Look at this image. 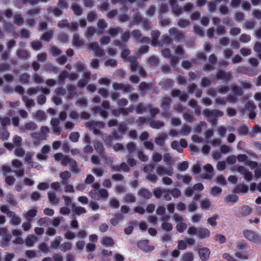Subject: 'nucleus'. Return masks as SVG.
Segmentation results:
<instances>
[{"instance_id": "nucleus-3", "label": "nucleus", "mask_w": 261, "mask_h": 261, "mask_svg": "<svg viewBox=\"0 0 261 261\" xmlns=\"http://www.w3.org/2000/svg\"><path fill=\"white\" fill-rule=\"evenodd\" d=\"M244 237L247 239L248 240L253 241L255 243H258L259 241V237L254 232L250 231V230H246L244 232Z\"/></svg>"}, {"instance_id": "nucleus-25", "label": "nucleus", "mask_w": 261, "mask_h": 261, "mask_svg": "<svg viewBox=\"0 0 261 261\" xmlns=\"http://www.w3.org/2000/svg\"><path fill=\"white\" fill-rule=\"evenodd\" d=\"M48 195L49 200L50 202L53 203L57 202V200L56 199V195L54 192H49Z\"/></svg>"}, {"instance_id": "nucleus-40", "label": "nucleus", "mask_w": 261, "mask_h": 261, "mask_svg": "<svg viewBox=\"0 0 261 261\" xmlns=\"http://www.w3.org/2000/svg\"><path fill=\"white\" fill-rule=\"evenodd\" d=\"M48 187V184L46 183H45V182L40 183V184H39L38 185V188L41 190H45V189H47Z\"/></svg>"}, {"instance_id": "nucleus-24", "label": "nucleus", "mask_w": 261, "mask_h": 261, "mask_svg": "<svg viewBox=\"0 0 261 261\" xmlns=\"http://www.w3.org/2000/svg\"><path fill=\"white\" fill-rule=\"evenodd\" d=\"M162 227L164 230L166 231H170L172 229V225L171 223L164 222L162 223Z\"/></svg>"}, {"instance_id": "nucleus-37", "label": "nucleus", "mask_w": 261, "mask_h": 261, "mask_svg": "<svg viewBox=\"0 0 261 261\" xmlns=\"http://www.w3.org/2000/svg\"><path fill=\"white\" fill-rule=\"evenodd\" d=\"M95 245L93 243H89L86 246V250L87 251H93L95 249Z\"/></svg>"}, {"instance_id": "nucleus-29", "label": "nucleus", "mask_w": 261, "mask_h": 261, "mask_svg": "<svg viewBox=\"0 0 261 261\" xmlns=\"http://www.w3.org/2000/svg\"><path fill=\"white\" fill-rule=\"evenodd\" d=\"M79 138V135L77 133H72L70 135V139L73 142H76Z\"/></svg>"}, {"instance_id": "nucleus-7", "label": "nucleus", "mask_w": 261, "mask_h": 261, "mask_svg": "<svg viewBox=\"0 0 261 261\" xmlns=\"http://www.w3.org/2000/svg\"><path fill=\"white\" fill-rule=\"evenodd\" d=\"M156 172L159 175H162L165 174L171 175L173 174V171L171 168L165 169L163 167H158L156 169Z\"/></svg>"}, {"instance_id": "nucleus-48", "label": "nucleus", "mask_w": 261, "mask_h": 261, "mask_svg": "<svg viewBox=\"0 0 261 261\" xmlns=\"http://www.w3.org/2000/svg\"><path fill=\"white\" fill-rule=\"evenodd\" d=\"M61 241L60 237L56 238V239L52 242V246L53 247H57L59 245Z\"/></svg>"}, {"instance_id": "nucleus-60", "label": "nucleus", "mask_w": 261, "mask_h": 261, "mask_svg": "<svg viewBox=\"0 0 261 261\" xmlns=\"http://www.w3.org/2000/svg\"><path fill=\"white\" fill-rule=\"evenodd\" d=\"M221 152L223 153H227L230 151V148L228 146L224 145L221 147Z\"/></svg>"}, {"instance_id": "nucleus-42", "label": "nucleus", "mask_w": 261, "mask_h": 261, "mask_svg": "<svg viewBox=\"0 0 261 261\" xmlns=\"http://www.w3.org/2000/svg\"><path fill=\"white\" fill-rule=\"evenodd\" d=\"M12 165L14 167L19 169L21 167L22 164L17 160H14L12 161Z\"/></svg>"}, {"instance_id": "nucleus-53", "label": "nucleus", "mask_w": 261, "mask_h": 261, "mask_svg": "<svg viewBox=\"0 0 261 261\" xmlns=\"http://www.w3.org/2000/svg\"><path fill=\"white\" fill-rule=\"evenodd\" d=\"M224 258L226 259L227 261H236L234 258H232L229 254L224 253L223 255Z\"/></svg>"}, {"instance_id": "nucleus-15", "label": "nucleus", "mask_w": 261, "mask_h": 261, "mask_svg": "<svg viewBox=\"0 0 261 261\" xmlns=\"http://www.w3.org/2000/svg\"><path fill=\"white\" fill-rule=\"evenodd\" d=\"M235 192L247 193L248 191V187L244 185H239L234 190Z\"/></svg>"}, {"instance_id": "nucleus-39", "label": "nucleus", "mask_w": 261, "mask_h": 261, "mask_svg": "<svg viewBox=\"0 0 261 261\" xmlns=\"http://www.w3.org/2000/svg\"><path fill=\"white\" fill-rule=\"evenodd\" d=\"M241 53L244 56H248L251 53V50L248 48H242L241 50Z\"/></svg>"}, {"instance_id": "nucleus-6", "label": "nucleus", "mask_w": 261, "mask_h": 261, "mask_svg": "<svg viewBox=\"0 0 261 261\" xmlns=\"http://www.w3.org/2000/svg\"><path fill=\"white\" fill-rule=\"evenodd\" d=\"M101 244L106 247H112L114 244V241L111 238L108 237H103L101 240Z\"/></svg>"}, {"instance_id": "nucleus-61", "label": "nucleus", "mask_w": 261, "mask_h": 261, "mask_svg": "<svg viewBox=\"0 0 261 261\" xmlns=\"http://www.w3.org/2000/svg\"><path fill=\"white\" fill-rule=\"evenodd\" d=\"M171 194L173 196H174L175 197H177L179 196H180V191L178 189H174L171 192Z\"/></svg>"}, {"instance_id": "nucleus-57", "label": "nucleus", "mask_w": 261, "mask_h": 261, "mask_svg": "<svg viewBox=\"0 0 261 261\" xmlns=\"http://www.w3.org/2000/svg\"><path fill=\"white\" fill-rule=\"evenodd\" d=\"M44 213L45 215H48V216H52L54 212V211L51 209L46 208L44 210Z\"/></svg>"}, {"instance_id": "nucleus-18", "label": "nucleus", "mask_w": 261, "mask_h": 261, "mask_svg": "<svg viewBox=\"0 0 261 261\" xmlns=\"http://www.w3.org/2000/svg\"><path fill=\"white\" fill-rule=\"evenodd\" d=\"M211 206L210 201L206 199L202 200L201 202V207L203 209L208 210Z\"/></svg>"}, {"instance_id": "nucleus-41", "label": "nucleus", "mask_w": 261, "mask_h": 261, "mask_svg": "<svg viewBox=\"0 0 261 261\" xmlns=\"http://www.w3.org/2000/svg\"><path fill=\"white\" fill-rule=\"evenodd\" d=\"M50 53L53 56H57L60 54V50L58 49V48L53 47L50 49Z\"/></svg>"}, {"instance_id": "nucleus-52", "label": "nucleus", "mask_w": 261, "mask_h": 261, "mask_svg": "<svg viewBox=\"0 0 261 261\" xmlns=\"http://www.w3.org/2000/svg\"><path fill=\"white\" fill-rule=\"evenodd\" d=\"M76 246L78 249L82 250L85 246V243L84 241H80L76 243Z\"/></svg>"}, {"instance_id": "nucleus-30", "label": "nucleus", "mask_w": 261, "mask_h": 261, "mask_svg": "<svg viewBox=\"0 0 261 261\" xmlns=\"http://www.w3.org/2000/svg\"><path fill=\"white\" fill-rule=\"evenodd\" d=\"M91 46L93 50H94L96 54H97L98 55H101V51L99 49L98 46L96 43L91 44Z\"/></svg>"}, {"instance_id": "nucleus-49", "label": "nucleus", "mask_w": 261, "mask_h": 261, "mask_svg": "<svg viewBox=\"0 0 261 261\" xmlns=\"http://www.w3.org/2000/svg\"><path fill=\"white\" fill-rule=\"evenodd\" d=\"M25 254L30 258H33L36 256V253L33 251H27Z\"/></svg>"}, {"instance_id": "nucleus-58", "label": "nucleus", "mask_w": 261, "mask_h": 261, "mask_svg": "<svg viewBox=\"0 0 261 261\" xmlns=\"http://www.w3.org/2000/svg\"><path fill=\"white\" fill-rule=\"evenodd\" d=\"M182 178L183 182L185 184H189L191 180V177L189 175H185L184 176H181Z\"/></svg>"}, {"instance_id": "nucleus-35", "label": "nucleus", "mask_w": 261, "mask_h": 261, "mask_svg": "<svg viewBox=\"0 0 261 261\" xmlns=\"http://www.w3.org/2000/svg\"><path fill=\"white\" fill-rule=\"evenodd\" d=\"M221 192V189L219 187H215L211 189V193L212 194H219Z\"/></svg>"}, {"instance_id": "nucleus-2", "label": "nucleus", "mask_w": 261, "mask_h": 261, "mask_svg": "<svg viewBox=\"0 0 261 261\" xmlns=\"http://www.w3.org/2000/svg\"><path fill=\"white\" fill-rule=\"evenodd\" d=\"M173 219L176 224V230L180 233L183 232L187 228V225L185 223L183 218L181 216L176 214L173 217Z\"/></svg>"}, {"instance_id": "nucleus-8", "label": "nucleus", "mask_w": 261, "mask_h": 261, "mask_svg": "<svg viewBox=\"0 0 261 261\" xmlns=\"http://www.w3.org/2000/svg\"><path fill=\"white\" fill-rule=\"evenodd\" d=\"M238 171L239 172H240L244 175V178L246 180L250 181L252 179V174L250 172L246 170L244 168L239 167L238 169Z\"/></svg>"}, {"instance_id": "nucleus-50", "label": "nucleus", "mask_w": 261, "mask_h": 261, "mask_svg": "<svg viewBox=\"0 0 261 261\" xmlns=\"http://www.w3.org/2000/svg\"><path fill=\"white\" fill-rule=\"evenodd\" d=\"M110 204L113 207H118L119 203L117 200L115 199H111L110 200Z\"/></svg>"}, {"instance_id": "nucleus-56", "label": "nucleus", "mask_w": 261, "mask_h": 261, "mask_svg": "<svg viewBox=\"0 0 261 261\" xmlns=\"http://www.w3.org/2000/svg\"><path fill=\"white\" fill-rule=\"evenodd\" d=\"M240 40L242 42H248L250 40V36L247 35H242L241 36Z\"/></svg>"}, {"instance_id": "nucleus-21", "label": "nucleus", "mask_w": 261, "mask_h": 261, "mask_svg": "<svg viewBox=\"0 0 261 261\" xmlns=\"http://www.w3.org/2000/svg\"><path fill=\"white\" fill-rule=\"evenodd\" d=\"M182 259L184 261H192L193 259V255L190 252L186 253L183 255Z\"/></svg>"}, {"instance_id": "nucleus-34", "label": "nucleus", "mask_w": 261, "mask_h": 261, "mask_svg": "<svg viewBox=\"0 0 261 261\" xmlns=\"http://www.w3.org/2000/svg\"><path fill=\"white\" fill-rule=\"evenodd\" d=\"M217 167L220 171L223 170L225 168V163L224 162H219Z\"/></svg>"}, {"instance_id": "nucleus-10", "label": "nucleus", "mask_w": 261, "mask_h": 261, "mask_svg": "<svg viewBox=\"0 0 261 261\" xmlns=\"http://www.w3.org/2000/svg\"><path fill=\"white\" fill-rule=\"evenodd\" d=\"M49 147L48 146H44L42 149V152L38 154L37 157L39 160H45L46 158V154L49 153Z\"/></svg>"}, {"instance_id": "nucleus-11", "label": "nucleus", "mask_w": 261, "mask_h": 261, "mask_svg": "<svg viewBox=\"0 0 261 261\" xmlns=\"http://www.w3.org/2000/svg\"><path fill=\"white\" fill-rule=\"evenodd\" d=\"M154 195L156 197H160V196H164L166 200H169L170 199V197H169V198H168L167 197V192L164 190H161V189H156L155 191H154Z\"/></svg>"}, {"instance_id": "nucleus-13", "label": "nucleus", "mask_w": 261, "mask_h": 261, "mask_svg": "<svg viewBox=\"0 0 261 261\" xmlns=\"http://www.w3.org/2000/svg\"><path fill=\"white\" fill-rule=\"evenodd\" d=\"M37 241V238L35 236L31 235L28 237L25 241V244L28 246H32Z\"/></svg>"}, {"instance_id": "nucleus-17", "label": "nucleus", "mask_w": 261, "mask_h": 261, "mask_svg": "<svg viewBox=\"0 0 261 261\" xmlns=\"http://www.w3.org/2000/svg\"><path fill=\"white\" fill-rule=\"evenodd\" d=\"M60 177L63 180V182H65L70 177V173L68 171H65L61 173Z\"/></svg>"}, {"instance_id": "nucleus-59", "label": "nucleus", "mask_w": 261, "mask_h": 261, "mask_svg": "<svg viewBox=\"0 0 261 261\" xmlns=\"http://www.w3.org/2000/svg\"><path fill=\"white\" fill-rule=\"evenodd\" d=\"M108 228V226L107 224H102L99 226V230L102 232H106Z\"/></svg>"}, {"instance_id": "nucleus-33", "label": "nucleus", "mask_w": 261, "mask_h": 261, "mask_svg": "<svg viewBox=\"0 0 261 261\" xmlns=\"http://www.w3.org/2000/svg\"><path fill=\"white\" fill-rule=\"evenodd\" d=\"M201 218L200 215H195L192 217V221L193 223H197L200 221Z\"/></svg>"}, {"instance_id": "nucleus-51", "label": "nucleus", "mask_w": 261, "mask_h": 261, "mask_svg": "<svg viewBox=\"0 0 261 261\" xmlns=\"http://www.w3.org/2000/svg\"><path fill=\"white\" fill-rule=\"evenodd\" d=\"M242 213L244 215H248L250 212V208L248 206H244L242 207Z\"/></svg>"}, {"instance_id": "nucleus-14", "label": "nucleus", "mask_w": 261, "mask_h": 261, "mask_svg": "<svg viewBox=\"0 0 261 261\" xmlns=\"http://www.w3.org/2000/svg\"><path fill=\"white\" fill-rule=\"evenodd\" d=\"M37 210L35 209H32L28 212L26 214V218L31 221L37 214Z\"/></svg>"}, {"instance_id": "nucleus-55", "label": "nucleus", "mask_w": 261, "mask_h": 261, "mask_svg": "<svg viewBox=\"0 0 261 261\" xmlns=\"http://www.w3.org/2000/svg\"><path fill=\"white\" fill-rule=\"evenodd\" d=\"M79 201L83 204H87L88 202V199L86 197L81 196L78 198Z\"/></svg>"}, {"instance_id": "nucleus-44", "label": "nucleus", "mask_w": 261, "mask_h": 261, "mask_svg": "<svg viewBox=\"0 0 261 261\" xmlns=\"http://www.w3.org/2000/svg\"><path fill=\"white\" fill-rule=\"evenodd\" d=\"M25 127L27 129H35L36 127V125L34 123L30 122L27 123L25 125Z\"/></svg>"}, {"instance_id": "nucleus-47", "label": "nucleus", "mask_w": 261, "mask_h": 261, "mask_svg": "<svg viewBox=\"0 0 261 261\" xmlns=\"http://www.w3.org/2000/svg\"><path fill=\"white\" fill-rule=\"evenodd\" d=\"M124 258L121 254H116L114 256V261H124Z\"/></svg>"}, {"instance_id": "nucleus-27", "label": "nucleus", "mask_w": 261, "mask_h": 261, "mask_svg": "<svg viewBox=\"0 0 261 261\" xmlns=\"http://www.w3.org/2000/svg\"><path fill=\"white\" fill-rule=\"evenodd\" d=\"M171 146L173 148L176 149L179 152H181L182 150L178 143L176 141L173 142Z\"/></svg>"}, {"instance_id": "nucleus-22", "label": "nucleus", "mask_w": 261, "mask_h": 261, "mask_svg": "<svg viewBox=\"0 0 261 261\" xmlns=\"http://www.w3.org/2000/svg\"><path fill=\"white\" fill-rule=\"evenodd\" d=\"M74 212L77 215H81L85 213L86 211L84 207L81 206H76L74 207Z\"/></svg>"}, {"instance_id": "nucleus-28", "label": "nucleus", "mask_w": 261, "mask_h": 261, "mask_svg": "<svg viewBox=\"0 0 261 261\" xmlns=\"http://www.w3.org/2000/svg\"><path fill=\"white\" fill-rule=\"evenodd\" d=\"M226 199L228 201L235 202L238 200V197L236 195H229L227 196Z\"/></svg>"}, {"instance_id": "nucleus-19", "label": "nucleus", "mask_w": 261, "mask_h": 261, "mask_svg": "<svg viewBox=\"0 0 261 261\" xmlns=\"http://www.w3.org/2000/svg\"><path fill=\"white\" fill-rule=\"evenodd\" d=\"M214 239L216 241L221 244L224 243L226 241L225 236L220 234L216 235Z\"/></svg>"}, {"instance_id": "nucleus-5", "label": "nucleus", "mask_w": 261, "mask_h": 261, "mask_svg": "<svg viewBox=\"0 0 261 261\" xmlns=\"http://www.w3.org/2000/svg\"><path fill=\"white\" fill-rule=\"evenodd\" d=\"M198 253L202 260H206L209 258L210 251L207 248L204 247L199 249Z\"/></svg>"}, {"instance_id": "nucleus-36", "label": "nucleus", "mask_w": 261, "mask_h": 261, "mask_svg": "<svg viewBox=\"0 0 261 261\" xmlns=\"http://www.w3.org/2000/svg\"><path fill=\"white\" fill-rule=\"evenodd\" d=\"M72 10L74 13L77 15H80L81 13V10L80 7L77 5H73L72 6Z\"/></svg>"}, {"instance_id": "nucleus-64", "label": "nucleus", "mask_w": 261, "mask_h": 261, "mask_svg": "<svg viewBox=\"0 0 261 261\" xmlns=\"http://www.w3.org/2000/svg\"><path fill=\"white\" fill-rule=\"evenodd\" d=\"M194 189L198 191H201L203 189V186L201 184H197L194 186Z\"/></svg>"}, {"instance_id": "nucleus-62", "label": "nucleus", "mask_w": 261, "mask_h": 261, "mask_svg": "<svg viewBox=\"0 0 261 261\" xmlns=\"http://www.w3.org/2000/svg\"><path fill=\"white\" fill-rule=\"evenodd\" d=\"M138 157L142 161H146L147 160V156L142 152H139Z\"/></svg>"}, {"instance_id": "nucleus-9", "label": "nucleus", "mask_w": 261, "mask_h": 261, "mask_svg": "<svg viewBox=\"0 0 261 261\" xmlns=\"http://www.w3.org/2000/svg\"><path fill=\"white\" fill-rule=\"evenodd\" d=\"M8 216L11 219V222L12 224L17 225L20 223V220L19 218L17 217L13 212H9Z\"/></svg>"}, {"instance_id": "nucleus-31", "label": "nucleus", "mask_w": 261, "mask_h": 261, "mask_svg": "<svg viewBox=\"0 0 261 261\" xmlns=\"http://www.w3.org/2000/svg\"><path fill=\"white\" fill-rule=\"evenodd\" d=\"M216 181L219 184L223 185L225 183V180L224 177L222 176H218L216 179Z\"/></svg>"}, {"instance_id": "nucleus-45", "label": "nucleus", "mask_w": 261, "mask_h": 261, "mask_svg": "<svg viewBox=\"0 0 261 261\" xmlns=\"http://www.w3.org/2000/svg\"><path fill=\"white\" fill-rule=\"evenodd\" d=\"M64 191L66 192L73 193L74 189H73V187H72V186L68 185L65 187Z\"/></svg>"}, {"instance_id": "nucleus-26", "label": "nucleus", "mask_w": 261, "mask_h": 261, "mask_svg": "<svg viewBox=\"0 0 261 261\" xmlns=\"http://www.w3.org/2000/svg\"><path fill=\"white\" fill-rule=\"evenodd\" d=\"M188 167V163L187 162H183L178 166V169L180 171H185Z\"/></svg>"}, {"instance_id": "nucleus-4", "label": "nucleus", "mask_w": 261, "mask_h": 261, "mask_svg": "<svg viewBox=\"0 0 261 261\" xmlns=\"http://www.w3.org/2000/svg\"><path fill=\"white\" fill-rule=\"evenodd\" d=\"M210 234V231L208 229L205 228H199L197 237L200 239H204L208 238Z\"/></svg>"}, {"instance_id": "nucleus-63", "label": "nucleus", "mask_w": 261, "mask_h": 261, "mask_svg": "<svg viewBox=\"0 0 261 261\" xmlns=\"http://www.w3.org/2000/svg\"><path fill=\"white\" fill-rule=\"evenodd\" d=\"M152 158L154 161L158 162L161 160L162 157L160 154L158 153H154L153 155Z\"/></svg>"}, {"instance_id": "nucleus-12", "label": "nucleus", "mask_w": 261, "mask_h": 261, "mask_svg": "<svg viewBox=\"0 0 261 261\" xmlns=\"http://www.w3.org/2000/svg\"><path fill=\"white\" fill-rule=\"evenodd\" d=\"M13 234L17 237L14 240V243L18 244H22L23 240L21 238L22 235L21 232L19 230H15L13 231Z\"/></svg>"}, {"instance_id": "nucleus-23", "label": "nucleus", "mask_w": 261, "mask_h": 261, "mask_svg": "<svg viewBox=\"0 0 261 261\" xmlns=\"http://www.w3.org/2000/svg\"><path fill=\"white\" fill-rule=\"evenodd\" d=\"M218 218L217 216H214L208 219V223L212 226L215 227L216 225V220Z\"/></svg>"}, {"instance_id": "nucleus-43", "label": "nucleus", "mask_w": 261, "mask_h": 261, "mask_svg": "<svg viewBox=\"0 0 261 261\" xmlns=\"http://www.w3.org/2000/svg\"><path fill=\"white\" fill-rule=\"evenodd\" d=\"M70 211V209L66 207H63L60 209V213L63 215H68Z\"/></svg>"}, {"instance_id": "nucleus-38", "label": "nucleus", "mask_w": 261, "mask_h": 261, "mask_svg": "<svg viewBox=\"0 0 261 261\" xmlns=\"http://www.w3.org/2000/svg\"><path fill=\"white\" fill-rule=\"evenodd\" d=\"M204 170L208 173H212L213 171V167L210 165V164H207L204 167Z\"/></svg>"}, {"instance_id": "nucleus-32", "label": "nucleus", "mask_w": 261, "mask_h": 261, "mask_svg": "<svg viewBox=\"0 0 261 261\" xmlns=\"http://www.w3.org/2000/svg\"><path fill=\"white\" fill-rule=\"evenodd\" d=\"M186 243L183 240H180L178 242V248L180 250H183L186 248Z\"/></svg>"}, {"instance_id": "nucleus-54", "label": "nucleus", "mask_w": 261, "mask_h": 261, "mask_svg": "<svg viewBox=\"0 0 261 261\" xmlns=\"http://www.w3.org/2000/svg\"><path fill=\"white\" fill-rule=\"evenodd\" d=\"M6 182L8 184V185H12L14 182V178L13 177H11V176H8L6 178Z\"/></svg>"}, {"instance_id": "nucleus-46", "label": "nucleus", "mask_w": 261, "mask_h": 261, "mask_svg": "<svg viewBox=\"0 0 261 261\" xmlns=\"http://www.w3.org/2000/svg\"><path fill=\"white\" fill-rule=\"evenodd\" d=\"M188 211L189 212H193L196 209V206L195 202H192L190 203L188 207Z\"/></svg>"}, {"instance_id": "nucleus-16", "label": "nucleus", "mask_w": 261, "mask_h": 261, "mask_svg": "<svg viewBox=\"0 0 261 261\" xmlns=\"http://www.w3.org/2000/svg\"><path fill=\"white\" fill-rule=\"evenodd\" d=\"M198 229V227L191 226L188 228L187 232L190 235H196L197 236Z\"/></svg>"}, {"instance_id": "nucleus-20", "label": "nucleus", "mask_w": 261, "mask_h": 261, "mask_svg": "<svg viewBox=\"0 0 261 261\" xmlns=\"http://www.w3.org/2000/svg\"><path fill=\"white\" fill-rule=\"evenodd\" d=\"M97 192H98V195H97L98 198H99V197L106 198L108 196V193L107 191L105 190H103V189L97 190Z\"/></svg>"}, {"instance_id": "nucleus-1", "label": "nucleus", "mask_w": 261, "mask_h": 261, "mask_svg": "<svg viewBox=\"0 0 261 261\" xmlns=\"http://www.w3.org/2000/svg\"><path fill=\"white\" fill-rule=\"evenodd\" d=\"M54 158L56 161L60 162L63 165H70L74 172H76L77 171V170L76 169V163L74 160H72L64 155L61 153H56L54 155Z\"/></svg>"}]
</instances>
